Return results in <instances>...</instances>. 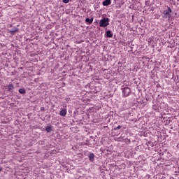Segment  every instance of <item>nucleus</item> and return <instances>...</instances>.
Wrapping results in <instances>:
<instances>
[{
	"label": "nucleus",
	"mask_w": 179,
	"mask_h": 179,
	"mask_svg": "<svg viewBox=\"0 0 179 179\" xmlns=\"http://www.w3.org/2000/svg\"><path fill=\"white\" fill-rule=\"evenodd\" d=\"M110 19L107 17H104L103 19L99 21V27H107L108 24H110Z\"/></svg>",
	"instance_id": "obj_1"
},
{
	"label": "nucleus",
	"mask_w": 179,
	"mask_h": 179,
	"mask_svg": "<svg viewBox=\"0 0 179 179\" xmlns=\"http://www.w3.org/2000/svg\"><path fill=\"white\" fill-rule=\"evenodd\" d=\"M122 97H128L131 94V88L129 87H124L122 88Z\"/></svg>",
	"instance_id": "obj_2"
},
{
	"label": "nucleus",
	"mask_w": 179,
	"mask_h": 179,
	"mask_svg": "<svg viewBox=\"0 0 179 179\" xmlns=\"http://www.w3.org/2000/svg\"><path fill=\"white\" fill-rule=\"evenodd\" d=\"M173 12V10H171V8H170V7H168L167 10H165L163 12V15H164L166 19H170V17H171V13Z\"/></svg>",
	"instance_id": "obj_3"
},
{
	"label": "nucleus",
	"mask_w": 179,
	"mask_h": 179,
	"mask_svg": "<svg viewBox=\"0 0 179 179\" xmlns=\"http://www.w3.org/2000/svg\"><path fill=\"white\" fill-rule=\"evenodd\" d=\"M8 31L10 34H11V36H15V34H16L19 31V29L17 27H14L12 29H8Z\"/></svg>",
	"instance_id": "obj_4"
},
{
	"label": "nucleus",
	"mask_w": 179,
	"mask_h": 179,
	"mask_svg": "<svg viewBox=\"0 0 179 179\" xmlns=\"http://www.w3.org/2000/svg\"><path fill=\"white\" fill-rule=\"evenodd\" d=\"M102 5L103 6H108L109 5H111V0H105L103 1Z\"/></svg>",
	"instance_id": "obj_5"
},
{
	"label": "nucleus",
	"mask_w": 179,
	"mask_h": 179,
	"mask_svg": "<svg viewBox=\"0 0 179 179\" xmlns=\"http://www.w3.org/2000/svg\"><path fill=\"white\" fill-rule=\"evenodd\" d=\"M13 89H15V85H13V84H9L8 85V92H12V90H13Z\"/></svg>",
	"instance_id": "obj_6"
},
{
	"label": "nucleus",
	"mask_w": 179,
	"mask_h": 179,
	"mask_svg": "<svg viewBox=\"0 0 179 179\" xmlns=\"http://www.w3.org/2000/svg\"><path fill=\"white\" fill-rule=\"evenodd\" d=\"M60 115H62V117H65V115H66V109H62L60 111Z\"/></svg>",
	"instance_id": "obj_7"
},
{
	"label": "nucleus",
	"mask_w": 179,
	"mask_h": 179,
	"mask_svg": "<svg viewBox=\"0 0 179 179\" xmlns=\"http://www.w3.org/2000/svg\"><path fill=\"white\" fill-rule=\"evenodd\" d=\"M106 37H108L109 38H111V37H113V34H111V31H106Z\"/></svg>",
	"instance_id": "obj_8"
},
{
	"label": "nucleus",
	"mask_w": 179,
	"mask_h": 179,
	"mask_svg": "<svg viewBox=\"0 0 179 179\" xmlns=\"http://www.w3.org/2000/svg\"><path fill=\"white\" fill-rule=\"evenodd\" d=\"M85 22L87 23H89V24H92V23H93V18H91V19L86 18Z\"/></svg>",
	"instance_id": "obj_9"
},
{
	"label": "nucleus",
	"mask_w": 179,
	"mask_h": 179,
	"mask_svg": "<svg viewBox=\"0 0 179 179\" xmlns=\"http://www.w3.org/2000/svg\"><path fill=\"white\" fill-rule=\"evenodd\" d=\"M45 131L48 133L51 132L52 131V127L51 126H48L45 129Z\"/></svg>",
	"instance_id": "obj_10"
},
{
	"label": "nucleus",
	"mask_w": 179,
	"mask_h": 179,
	"mask_svg": "<svg viewBox=\"0 0 179 179\" xmlns=\"http://www.w3.org/2000/svg\"><path fill=\"white\" fill-rule=\"evenodd\" d=\"M19 93H20V94H24L26 93V90H24L23 88H20L19 90Z\"/></svg>",
	"instance_id": "obj_11"
},
{
	"label": "nucleus",
	"mask_w": 179,
	"mask_h": 179,
	"mask_svg": "<svg viewBox=\"0 0 179 179\" xmlns=\"http://www.w3.org/2000/svg\"><path fill=\"white\" fill-rule=\"evenodd\" d=\"M152 110H155V111H157V110H159V106H157V105H153L152 106Z\"/></svg>",
	"instance_id": "obj_12"
},
{
	"label": "nucleus",
	"mask_w": 179,
	"mask_h": 179,
	"mask_svg": "<svg viewBox=\"0 0 179 179\" xmlns=\"http://www.w3.org/2000/svg\"><path fill=\"white\" fill-rule=\"evenodd\" d=\"M89 158L92 160H94V154L93 153H91L89 156Z\"/></svg>",
	"instance_id": "obj_13"
},
{
	"label": "nucleus",
	"mask_w": 179,
	"mask_h": 179,
	"mask_svg": "<svg viewBox=\"0 0 179 179\" xmlns=\"http://www.w3.org/2000/svg\"><path fill=\"white\" fill-rule=\"evenodd\" d=\"M122 126H118V127H117L116 128H115V131H117V130H118V129H121V128H122Z\"/></svg>",
	"instance_id": "obj_14"
},
{
	"label": "nucleus",
	"mask_w": 179,
	"mask_h": 179,
	"mask_svg": "<svg viewBox=\"0 0 179 179\" xmlns=\"http://www.w3.org/2000/svg\"><path fill=\"white\" fill-rule=\"evenodd\" d=\"M63 3H69V0H62Z\"/></svg>",
	"instance_id": "obj_15"
},
{
	"label": "nucleus",
	"mask_w": 179,
	"mask_h": 179,
	"mask_svg": "<svg viewBox=\"0 0 179 179\" xmlns=\"http://www.w3.org/2000/svg\"><path fill=\"white\" fill-rule=\"evenodd\" d=\"M41 110H44V108H41Z\"/></svg>",
	"instance_id": "obj_16"
},
{
	"label": "nucleus",
	"mask_w": 179,
	"mask_h": 179,
	"mask_svg": "<svg viewBox=\"0 0 179 179\" xmlns=\"http://www.w3.org/2000/svg\"><path fill=\"white\" fill-rule=\"evenodd\" d=\"M0 171H1V169H0Z\"/></svg>",
	"instance_id": "obj_17"
}]
</instances>
